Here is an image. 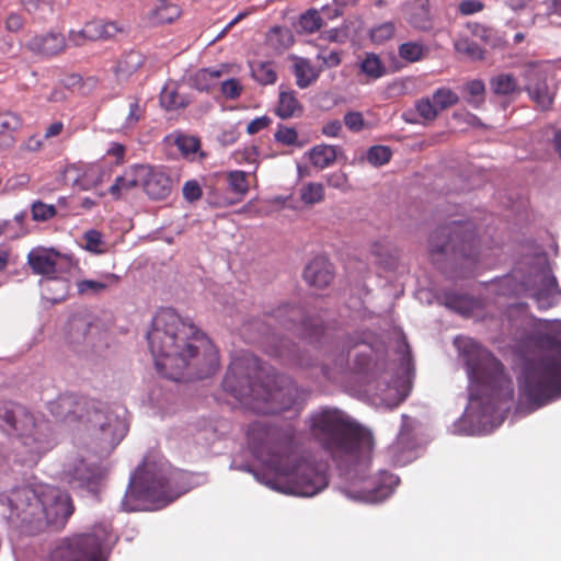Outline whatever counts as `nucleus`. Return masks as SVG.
Listing matches in <instances>:
<instances>
[{
  "mask_svg": "<svg viewBox=\"0 0 561 561\" xmlns=\"http://www.w3.org/2000/svg\"><path fill=\"white\" fill-rule=\"evenodd\" d=\"M312 435L340 463L345 462L346 485L342 492L353 501L376 503L393 492L399 478L387 471L375 476L367 474L371 451L373 435L369 431L353 423L343 412L323 409L310 417Z\"/></svg>",
  "mask_w": 561,
  "mask_h": 561,
  "instance_id": "f257e3e1",
  "label": "nucleus"
},
{
  "mask_svg": "<svg viewBox=\"0 0 561 561\" xmlns=\"http://www.w3.org/2000/svg\"><path fill=\"white\" fill-rule=\"evenodd\" d=\"M248 443L265 466L255 478L277 492L313 496L328 486L325 465L310 455L294 450L295 432L290 425L279 428L254 422L248 428Z\"/></svg>",
  "mask_w": 561,
  "mask_h": 561,
  "instance_id": "f03ea898",
  "label": "nucleus"
},
{
  "mask_svg": "<svg viewBox=\"0 0 561 561\" xmlns=\"http://www.w3.org/2000/svg\"><path fill=\"white\" fill-rule=\"evenodd\" d=\"M147 340L156 368L165 378L203 379L218 369V352L211 341L171 308L156 313Z\"/></svg>",
  "mask_w": 561,
  "mask_h": 561,
  "instance_id": "7ed1b4c3",
  "label": "nucleus"
},
{
  "mask_svg": "<svg viewBox=\"0 0 561 561\" xmlns=\"http://www.w3.org/2000/svg\"><path fill=\"white\" fill-rule=\"evenodd\" d=\"M456 344L470 380L468 417L483 427L497 426L503 421L504 404L513 399L512 381L503 373L502 364L474 340L461 337Z\"/></svg>",
  "mask_w": 561,
  "mask_h": 561,
  "instance_id": "20e7f679",
  "label": "nucleus"
},
{
  "mask_svg": "<svg viewBox=\"0 0 561 561\" xmlns=\"http://www.w3.org/2000/svg\"><path fill=\"white\" fill-rule=\"evenodd\" d=\"M259 360L252 355L234 358L224 378V390L230 393L244 407L256 413L274 414L290 409L306 397L305 391L286 376L261 379Z\"/></svg>",
  "mask_w": 561,
  "mask_h": 561,
  "instance_id": "39448f33",
  "label": "nucleus"
},
{
  "mask_svg": "<svg viewBox=\"0 0 561 561\" xmlns=\"http://www.w3.org/2000/svg\"><path fill=\"white\" fill-rule=\"evenodd\" d=\"M175 472L165 461L145 460L131 477L122 505L125 511L158 510L181 495L173 489Z\"/></svg>",
  "mask_w": 561,
  "mask_h": 561,
  "instance_id": "423d86ee",
  "label": "nucleus"
},
{
  "mask_svg": "<svg viewBox=\"0 0 561 561\" xmlns=\"http://www.w3.org/2000/svg\"><path fill=\"white\" fill-rule=\"evenodd\" d=\"M0 428L16 434L24 463L35 465L55 445L50 423L12 402H0Z\"/></svg>",
  "mask_w": 561,
  "mask_h": 561,
  "instance_id": "0eeeda50",
  "label": "nucleus"
},
{
  "mask_svg": "<svg viewBox=\"0 0 561 561\" xmlns=\"http://www.w3.org/2000/svg\"><path fill=\"white\" fill-rule=\"evenodd\" d=\"M48 410L59 421L72 422L85 417L92 426L99 428V439L105 448L113 449L127 433L124 420L96 409L93 402L72 393L61 394L50 401Z\"/></svg>",
  "mask_w": 561,
  "mask_h": 561,
  "instance_id": "6e6552de",
  "label": "nucleus"
},
{
  "mask_svg": "<svg viewBox=\"0 0 561 561\" xmlns=\"http://www.w3.org/2000/svg\"><path fill=\"white\" fill-rule=\"evenodd\" d=\"M519 390L530 405L529 411L561 393V333L551 341L550 354L525 370Z\"/></svg>",
  "mask_w": 561,
  "mask_h": 561,
  "instance_id": "1a4fd4ad",
  "label": "nucleus"
},
{
  "mask_svg": "<svg viewBox=\"0 0 561 561\" xmlns=\"http://www.w3.org/2000/svg\"><path fill=\"white\" fill-rule=\"evenodd\" d=\"M428 253L433 262L462 260L467 268L478 262V241L470 222L451 221L434 230L428 239Z\"/></svg>",
  "mask_w": 561,
  "mask_h": 561,
  "instance_id": "9d476101",
  "label": "nucleus"
},
{
  "mask_svg": "<svg viewBox=\"0 0 561 561\" xmlns=\"http://www.w3.org/2000/svg\"><path fill=\"white\" fill-rule=\"evenodd\" d=\"M9 510L8 518L20 525L30 526V531L38 530L42 505L39 485L15 488L2 501Z\"/></svg>",
  "mask_w": 561,
  "mask_h": 561,
  "instance_id": "9b49d317",
  "label": "nucleus"
},
{
  "mask_svg": "<svg viewBox=\"0 0 561 561\" xmlns=\"http://www.w3.org/2000/svg\"><path fill=\"white\" fill-rule=\"evenodd\" d=\"M39 494L42 496V514L39 515L38 530L44 525L62 527L73 513L70 496L60 489L47 484H39Z\"/></svg>",
  "mask_w": 561,
  "mask_h": 561,
  "instance_id": "f8f14e48",
  "label": "nucleus"
},
{
  "mask_svg": "<svg viewBox=\"0 0 561 561\" xmlns=\"http://www.w3.org/2000/svg\"><path fill=\"white\" fill-rule=\"evenodd\" d=\"M55 558L62 561H105L103 540L95 533L80 535L67 546L60 547Z\"/></svg>",
  "mask_w": 561,
  "mask_h": 561,
  "instance_id": "ddd939ff",
  "label": "nucleus"
},
{
  "mask_svg": "<svg viewBox=\"0 0 561 561\" xmlns=\"http://www.w3.org/2000/svg\"><path fill=\"white\" fill-rule=\"evenodd\" d=\"M365 392L371 397L375 405L393 409L404 400L396 382L390 381L389 374L386 371L374 369V371L365 376Z\"/></svg>",
  "mask_w": 561,
  "mask_h": 561,
  "instance_id": "4468645a",
  "label": "nucleus"
},
{
  "mask_svg": "<svg viewBox=\"0 0 561 561\" xmlns=\"http://www.w3.org/2000/svg\"><path fill=\"white\" fill-rule=\"evenodd\" d=\"M274 318L285 328L296 330L298 334L312 339L320 335L323 328L319 320L305 318L304 310L296 306L284 305L274 312Z\"/></svg>",
  "mask_w": 561,
  "mask_h": 561,
  "instance_id": "2eb2a0df",
  "label": "nucleus"
},
{
  "mask_svg": "<svg viewBox=\"0 0 561 561\" xmlns=\"http://www.w3.org/2000/svg\"><path fill=\"white\" fill-rule=\"evenodd\" d=\"M103 476L100 466L88 463L82 458H75L67 462L62 470V479L73 488L95 490Z\"/></svg>",
  "mask_w": 561,
  "mask_h": 561,
  "instance_id": "dca6fc26",
  "label": "nucleus"
},
{
  "mask_svg": "<svg viewBox=\"0 0 561 561\" xmlns=\"http://www.w3.org/2000/svg\"><path fill=\"white\" fill-rule=\"evenodd\" d=\"M525 80V91L530 100L541 110L551 107L554 99V91L547 83V72L539 68L530 66L523 72Z\"/></svg>",
  "mask_w": 561,
  "mask_h": 561,
  "instance_id": "f3484780",
  "label": "nucleus"
},
{
  "mask_svg": "<svg viewBox=\"0 0 561 561\" xmlns=\"http://www.w3.org/2000/svg\"><path fill=\"white\" fill-rule=\"evenodd\" d=\"M527 290L540 309L552 307L559 297L557 280L548 270L537 271L531 284L527 283Z\"/></svg>",
  "mask_w": 561,
  "mask_h": 561,
  "instance_id": "a211bd4d",
  "label": "nucleus"
},
{
  "mask_svg": "<svg viewBox=\"0 0 561 561\" xmlns=\"http://www.w3.org/2000/svg\"><path fill=\"white\" fill-rule=\"evenodd\" d=\"M137 172L140 184L150 198L164 199L170 195L172 181L165 172L146 165H138Z\"/></svg>",
  "mask_w": 561,
  "mask_h": 561,
  "instance_id": "6ab92c4d",
  "label": "nucleus"
},
{
  "mask_svg": "<svg viewBox=\"0 0 561 561\" xmlns=\"http://www.w3.org/2000/svg\"><path fill=\"white\" fill-rule=\"evenodd\" d=\"M60 260L61 254L54 249L38 247L32 249L27 254V264L32 272L45 278L57 275Z\"/></svg>",
  "mask_w": 561,
  "mask_h": 561,
  "instance_id": "aec40b11",
  "label": "nucleus"
},
{
  "mask_svg": "<svg viewBox=\"0 0 561 561\" xmlns=\"http://www.w3.org/2000/svg\"><path fill=\"white\" fill-rule=\"evenodd\" d=\"M304 278L308 285L314 288H324L329 286L334 278L333 265L328 259L317 256L305 267Z\"/></svg>",
  "mask_w": 561,
  "mask_h": 561,
  "instance_id": "412c9836",
  "label": "nucleus"
},
{
  "mask_svg": "<svg viewBox=\"0 0 561 561\" xmlns=\"http://www.w3.org/2000/svg\"><path fill=\"white\" fill-rule=\"evenodd\" d=\"M26 47L30 51L42 56H54L66 48V39L62 34L49 32L45 35L32 37Z\"/></svg>",
  "mask_w": 561,
  "mask_h": 561,
  "instance_id": "4be33fe9",
  "label": "nucleus"
},
{
  "mask_svg": "<svg viewBox=\"0 0 561 561\" xmlns=\"http://www.w3.org/2000/svg\"><path fill=\"white\" fill-rule=\"evenodd\" d=\"M413 420L408 415H402V424L397 440L389 447V453L397 462H404V451H410L414 447L412 436Z\"/></svg>",
  "mask_w": 561,
  "mask_h": 561,
  "instance_id": "5701e85b",
  "label": "nucleus"
},
{
  "mask_svg": "<svg viewBox=\"0 0 561 561\" xmlns=\"http://www.w3.org/2000/svg\"><path fill=\"white\" fill-rule=\"evenodd\" d=\"M39 286L43 297L53 304L64 301L68 295V280L56 275L42 279Z\"/></svg>",
  "mask_w": 561,
  "mask_h": 561,
  "instance_id": "b1692460",
  "label": "nucleus"
},
{
  "mask_svg": "<svg viewBox=\"0 0 561 561\" xmlns=\"http://www.w3.org/2000/svg\"><path fill=\"white\" fill-rule=\"evenodd\" d=\"M119 276L106 273L100 279H82L77 283L78 294L81 296H96L112 286L117 285Z\"/></svg>",
  "mask_w": 561,
  "mask_h": 561,
  "instance_id": "393cba45",
  "label": "nucleus"
},
{
  "mask_svg": "<svg viewBox=\"0 0 561 561\" xmlns=\"http://www.w3.org/2000/svg\"><path fill=\"white\" fill-rule=\"evenodd\" d=\"M22 126V119L14 113L0 114V151L14 145V133Z\"/></svg>",
  "mask_w": 561,
  "mask_h": 561,
  "instance_id": "a878e982",
  "label": "nucleus"
},
{
  "mask_svg": "<svg viewBox=\"0 0 561 561\" xmlns=\"http://www.w3.org/2000/svg\"><path fill=\"white\" fill-rule=\"evenodd\" d=\"M293 61V71L296 77V83L300 89L308 88L318 79L319 70H317L308 59L294 57Z\"/></svg>",
  "mask_w": 561,
  "mask_h": 561,
  "instance_id": "bb28decb",
  "label": "nucleus"
},
{
  "mask_svg": "<svg viewBox=\"0 0 561 561\" xmlns=\"http://www.w3.org/2000/svg\"><path fill=\"white\" fill-rule=\"evenodd\" d=\"M122 31L114 22L92 21L83 26V34L89 41L108 39Z\"/></svg>",
  "mask_w": 561,
  "mask_h": 561,
  "instance_id": "cd10ccee",
  "label": "nucleus"
},
{
  "mask_svg": "<svg viewBox=\"0 0 561 561\" xmlns=\"http://www.w3.org/2000/svg\"><path fill=\"white\" fill-rule=\"evenodd\" d=\"M276 113L284 119L302 113V105L297 100L294 91L280 88Z\"/></svg>",
  "mask_w": 561,
  "mask_h": 561,
  "instance_id": "c85d7f7f",
  "label": "nucleus"
},
{
  "mask_svg": "<svg viewBox=\"0 0 561 561\" xmlns=\"http://www.w3.org/2000/svg\"><path fill=\"white\" fill-rule=\"evenodd\" d=\"M138 165L124 172L123 175L117 176L114 183L110 186V193L115 198L122 196L123 193L130 191L131 188L140 184V175L138 174Z\"/></svg>",
  "mask_w": 561,
  "mask_h": 561,
  "instance_id": "c756f323",
  "label": "nucleus"
},
{
  "mask_svg": "<svg viewBox=\"0 0 561 561\" xmlns=\"http://www.w3.org/2000/svg\"><path fill=\"white\" fill-rule=\"evenodd\" d=\"M313 167L324 169L334 163L337 157L336 147L331 145H318L308 152Z\"/></svg>",
  "mask_w": 561,
  "mask_h": 561,
  "instance_id": "7c9ffc66",
  "label": "nucleus"
},
{
  "mask_svg": "<svg viewBox=\"0 0 561 561\" xmlns=\"http://www.w3.org/2000/svg\"><path fill=\"white\" fill-rule=\"evenodd\" d=\"M443 300L447 308L455 310L456 312H459L463 316L471 313L478 306L477 300L467 295H459L455 293H446L443 297Z\"/></svg>",
  "mask_w": 561,
  "mask_h": 561,
  "instance_id": "2f4dec72",
  "label": "nucleus"
},
{
  "mask_svg": "<svg viewBox=\"0 0 561 561\" xmlns=\"http://www.w3.org/2000/svg\"><path fill=\"white\" fill-rule=\"evenodd\" d=\"M178 149L181 151L184 158L188 160H196L198 157L202 159L204 153L199 151L201 142L199 139L195 136L190 135H178L174 140Z\"/></svg>",
  "mask_w": 561,
  "mask_h": 561,
  "instance_id": "473e14b6",
  "label": "nucleus"
},
{
  "mask_svg": "<svg viewBox=\"0 0 561 561\" xmlns=\"http://www.w3.org/2000/svg\"><path fill=\"white\" fill-rule=\"evenodd\" d=\"M266 42L274 50L283 51L293 44L294 37L287 27L274 26L266 35Z\"/></svg>",
  "mask_w": 561,
  "mask_h": 561,
  "instance_id": "72a5a7b5",
  "label": "nucleus"
},
{
  "mask_svg": "<svg viewBox=\"0 0 561 561\" xmlns=\"http://www.w3.org/2000/svg\"><path fill=\"white\" fill-rule=\"evenodd\" d=\"M490 88L497 95L506 96L520 92L516 79L507 73H500L493 77L490 81Z\"/></svg>",
  "mask_w": 561,
  "mask_h": 561,
  "instance_id": "f704fd0d",
  "label": "nucleus"
},
{
  "mask_svg": "<svg viewBox=\"0 0 561 561\" xmlns=\"http://www.w3.org/2000/svg\"><path fill=\"white\" fill-rule=\"evenodd\" d=\"M251 75L260 84H273L277 80L275 67L270 61H259L251 65Z\"/></svg>",
  "mask_w": 561,
  "mask_h": 561,
  "instance_id": "c9c22d12",
  "label": "nucleus"
},
{
  "mask_svg": "<svg viewBox=\"0 0 561 561\" xmlns=\"http://www.w3.org/2000/svg\"><path fill=\"white\" fill-rule=\"evenodd\" d=\"M180 15L178 5L168 2V0H158V4L152 12V20L156 23H171Z\"/></svg>",
  "mask_w": 561,
  "mask_h": 561,
  "instance_id": "e433bc0d",
  "label": "nucleus"
},
{
  "mask_svg": "<svg viewBox=\"0 0 561 561\" xmlns=\"http://www.w3.org/2000/svg\"><path fill=\"white\" fill-rule=\"evenodd\" d=\"M144 64V56L139 51L131 50L124 55L116 66V72L127 77L135 72Z\"/></svg>",
  "mask_w": 561,
  "mask_h": 561,
  "instance_id": "4c0bfd02",
  "label": "nucleus"
},
{
  "mask_svg": "<svg viewBox=\"0 0 561 561\" xmlns=\"http://www.w3.org/2000/svg\"><path fill=\"white\" fill-rule=\"evenodd\" d=\"M399 56L408 62H417L422 60L426 54L427 48L419 42H407L399 46Z\"/></svg>",
  "mask_w": 561,
  "mask_h": 561,
  "instance_id": "58836bf2",
  "label": "nucleus"
},
{
  "mask_svg": "<svg viewBox=\"0 0 561 561\" xmlns=\"http://www.w3.org/2000/svg\"><path fill=\"white\" fill-rule=\"evenodd\" d=\"M360 70L368 78L376 80L386 73V67L375 54H367L360 62Z\"/></svg>",
  "mask_w": 561,
  "mask_h": 561,
  "instance_id": "ea45409f",
  "label": "nucleus"
},
{
  "mask_svg": "<svg viewBox=\"0 0 561 561\" xmlns=\"http://www.w3.org/2000/svg\"><path fill=\"white\" fill-rule=\"evenodd\" d=\"M300 198L305 204L314 205L324 199V187L321 183L309 182L301 186Z\"/></svg>",
  "mask_w": 561,
  "mask_h": 561,
  "instance_id": "a19ab883",
  "label": "nucleus"
},
{
  "mask_svg": "<svg viewBox=\"0 0 561 561\" xmlns=\"http://www.w3.org/2000/svg\"><path fill=\"white\" fill-rule=\"evenodd\" d=\"M222 71L214 68L198 70L194 76V85L201 91H207L213 85V81L221 77Z\"/></svg>",
  "mask_w": 561,
  "mask_h": 561,
  "instance_id": "79ce46f5",
  "label": "nucleus"
},
{
  "mask_svg": "<svg viewBox=\"0 0 561 561\" xmlns=\"http://www.w3.org/2000/svg\"><path fill=\"white\" fill-rule=\"evenodd\" d=\"M160 103L167 110H176L185 106L186 102L181 96L174 87L165 85L160 94Z\"/></svg>",
  "mask_w": 561,
  "mask_h": 561,
  "instance_id": "37998d69",
  "label": "nucleus"
},
{
  "mask_svg": "<svg viewBox=\"0 0 561 561\" xmlns=\"http://www.w3.org/2000/svg\"><path fill=\"white\" fill-rule=\"evenodd\" d=\"M409 22L419 30H428L432 26L427 5L422 2L413 8Z\"/></svg>",
  "mask_w": 561,
  "mask_h": 561,
  "instance_id": "c03bdc74",
  "label": "nucleus"
},
{
  "mask_svg": "<svg viewBox=\"0 0 561 561\" xmlns=\"http://www.w3.org/2000/svg\"><path fill=\"white\" fill-rule=\"evenodd\" d=\"M432 100L438 112L444 111L453 105H455L459 98L458 95L448 88L437 89L433 95Z\"/></svg>",
  "mask_w": 561,
  "mask_h": 561,
  "instance_id": "a18cd8bd",
  "label": "nucleus"
},
{
  "mask_svg": "<svg viewBox=\"0 0 561 561\" xmlns=\"http://www.w3.org/2000/svg\"><path fill=\"white\" fill-rule=\"evenodd\" d=\"M229 190L243 197L249 191L247 173L243 171H231L227 175Z\"/></svg>",
  "mask_w": 561,
  "mask_h": 561,
  "instance_id": "49530a36",
  "label": "nucleus"
},
{
  "mask_svg": "<svg viewBox=\"0 0 561 561\" xmlns=\"http://www.w3.org/2000/svg\"><path fill=\"white\" fill-rule=\"evenodd\" d=\"M84 249L89 252L101 254L106 250V244L103 240V236L98 230H89L83 234Z\"/></svg>",
  "mask_w": 561,
  "mask_h": 561,
  "instance_id": "de8ad7c7",
  "label": "nucleus"
},
{
  "mask_svg": "<svg viewBox=\"0 0 561 561\" xmlns=\"http://www.w3.org/2000/svg\"><path fill=\"white\" fill-rule=\"evenodd\" d=\"M322 20L316 10H309L299 19L298 26L306 33H314L321 28Z\"/></svg>",
  "mask_w": 561,
  "mask_h": 561,
  "instance_id": "09e8293b",
  "label": "nucleus"
},
{
  "mask_svg": "<svg viewBox=\"0 0 561 561\" xmlns=\"http://www.w3.org/2000/svg\"><path fill=\"white\" fill-rule=\"evenodd\" d=\"M127 107L128 113L125 117L124 123L122 124V128L125 129L133 128L144 116V108L141 107L139 100H129Z\"/></svg>",
  "mask_w": 561,
  "mask_h": 561,
  "instance_id": "8fccbe9b",
  "label": "nucleus"
},
{
  "mask_svg": "<svg viewBox=\"0 0 561 561\" xmlns=\"http://www.w3.org/2000/svg\"><path fill=\"white\" fill-rule=\"evenodd\" d=\"M465 89L469 94L467 102L470 105L478 107L484 100V83L481 80H472L466 84Z\"/></svg>",
  "mask_w": 561,
  "mask_h": 561,
  "instance_id": "3c124183",
  "label": "nucleus"
},
{
  "mask_svg": "<svg viewBox=\"0 0 561 561\" xmlns=\"http://www.w3.org/2000/svg\"><path fill=\"white\" fill-rule=\"evenodd\" d=\"M396 32V25L393 22H385L378 26H375L370 31V38L376 44H382L390 39Z\"/></svg>",
  "mask_w": 561,
  "mask_h": 561,
  "instance_id": "603ef678",
  "label": "nucleus"
},
{
  "mask_svg": "<svg viewBox=\"0 0 561 561\" xmlns=\"http://www.w3.org/2000/svg\"><path fill=\"white\" fill-rule=\"evenodd\" d=\"M391 158V150L386 146H373L367 152V161L380 167L386 164Z\"/></svg>",
  "mask_w": 561,
  "mask_h": 561,
  "instance_id": "864d4df0",
  "label": "nucleus"
},
{
  "mask_svg": "<svg viewBox=\"0 0 561 561\" xmlns=\"http://www.w3.org/2000/svg\"><path fill=\"white\" fill-rule=\"evenodd\" d=\"M415 110L417 114L425 121H434L439 113L432 98H424L419 100L415 104Z\"/></svg>",
  "mask_w": 561,
  "mask_h": 561,
  "instance_id": "5fc2aeb1",
  "label": "nucleus"
},
{
  "mask_svg": "<svg viewBox=\"0 0 561 561\" xmlns=\"http://www.w3.org/2000/svg\"><path fill=\"white\" fill-rule=\"evenodd\" d=\"M325 182L330 187L340 190L342 192H347L351 186L348 183V178L346 173L343 171H335L324 175Z\"/></svg>",
  "mask_w": 561,
  "mask_h": 561,
  "instance_id": "6e6d98bb",
  "label": "nucleus"
},
{
  "mask_svg": "<svg viewBox=\"0 0 561 561\" xmlns=\"http://www.w3.org/2000/svg\"><path fill=\"white\" fill-rule=\"evenodd\" d=\"M56 214L55 207L53 205H47L42 202H36L32 206V216L34 220L45 221Z\"/></svg>",
  "mask_w": 561,
  "mask_h": 561,
  "instance_id": "4d7b16f0",
  "label": "nucleus"
},
{
  "mask_svg": "<svg viewBox=\"0 0 561 561\" xmlns=\"http://www.w3.org/2000/svg\"><path fill=\"white\" fill-rule=\"evenodd\" d=\"M221 92L227 99L234 100L240 96L242 85L238 79H228L221 83Z\"/></svg>",
  "mask_w": 561,
  "mask_h": 561,
  "instance_id": "13d9d810",
  "label": "nucleus"
},
{
  "mask_svg": "<svg viewBox=\"0 0 561 561\" xmlns=\"http://www.w3.org/2000/svg\"><path fill=\"white\" fill-rule=\"evenodd\" d=\"M344 124L352 131H360L365 126V121L359 112H347L344 115Z\"/></svg>",
  "mask_w": 561,
  "mask_h": 561,
  "instance_id": "bf43d9fd",
  "label": "nucleus"
},
{
  "mask_svg": "<svg viewBox=\"0 0 561 561\" xmlns=\"http://www.w3.org/2000/svg\"><path fill=\"white\" fill-rule=\"evenodd\" d=\"M297 131L290 127H279L275 133L276 141L286 146L295 145L297 142Z\"/></svg>",
  "mask_w": 561,
  "mask_h": 561,
  "instance_id": "052dcab7",
  "label": "nucleus"
},
{
  "mask_svg": "<svg viewBox=\"0 0 561 561\" xmlns=\"http://www.w3.org/2000/svg\"><path fill=\"white\" fill-rule=\"evenodd\" d=\"M30 182V176L25 173L15 174L9 178L4 183V191L11 192L24 188Z\"/></svg>",
  "mask_w": 561,
  "mask_h": 561,
  "instance_id": "680f3d73",
  "label": "nucleus"
},
{
  "mask_svg": "<svg viewBox=\"0 0 561 561\" xmlns=\"http://www.w3.org/2000/svg\"><path fill=\"white\" fill-rule=\"evenodd\" d=\"M182 191L184 198L188 202H195L202 197V188L197 181H187Z\"/></svg>",
  "mask_w": 561,
  "mask_h": 561,
  "instance_id": "e2e57ef3",
  "label": "nucleus"
},
{
  "mask_svg": "<svg viewBox=\"0 0 561 561\" xmlns=\"http://www.w3.org/2000/svg\"><path fill=\"white\" fill-rule=\"evenodd\" d=\"M347 363V359L344 355H341L336 363V368L331 369L328 366H323L321 368L322 375L328 379L332 381H339V375L343 370V367Z\"/></svg>",
  "mask_w": 561,
  "mask_h": 561,
  "instance_id": "0e129e2a",
  "label": "nucleus"
},
{
  "mask_svg": "<svg viewBox=\"0 0 561 561\" xmlns=\"http://www.w3.org/2000/svg\"><path fill=\"white\" fill-rule=\"evenodd\" d=\"M484 8L480 0H462L458 5V10L463 15H470L482 11Z\"/></svg>",
  "mask_w": 561,
  "mask_h": 561,
  "instance_id": "69168bd1",
  "label": "nucleus"
},
{
  "mask_svg": "<svg viewBox=\"0 0 561 561\" xmlns=\"http://www.w3.org/2000/svg\"><path fill=\"white\" fill-rule=\"evenodd\" d=\"M271 118L268 116L256 117L251 121L247 126V131L249 135H255L259 131L265 129L271 124Z\"/></svg>",
  "mask_w": 561,
  "mask_h": 561,
  "instance_id": "338daca9",
  "label": "nucleus"
},
{
  "mask_svg": "<svg viewBox=\"0 0 561 561\" xmlns=\"http://www.w3.org/2000/svg\"><path fill=\"white\" fill-rule=\"evenodd\" d=\"M342 130V123L337 119L327 122L322 126V134L327 137H337Z\"/></svg>",
  "mask_w": 561,
  "mask_h": 561,
  "instance_id": "774afa93",
  "label": "nucleus"
}]
</instances>
